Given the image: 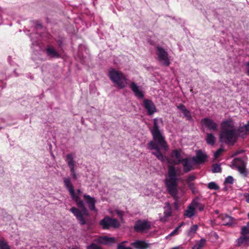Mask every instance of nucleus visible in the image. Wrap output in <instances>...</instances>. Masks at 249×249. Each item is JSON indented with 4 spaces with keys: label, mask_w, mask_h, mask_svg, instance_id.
Wrapping results in <instances>:
<instances>
[{
    "label": "nucleus",
    "mask_w": 249,
    "mask_h": 249,
    "mask_svg": "<svg viewBox=\"0 0 249 249\" xmlns=\"http://www.w3.org/2000/svg\"><path fill=\"white\" fill-rule=\"evenodd\" d=\"M0 249H11L10 246L4 237L0 238Z\"/></svg>",
    "instance_id": "c756f323"
},
{
    "label": "nucleus",
    "mask_w": 249,
    "mask_h": 249,
    "mask_svg": "<svg viewBox=\"0 0 249 249\" xmlns=\"http://www.w3.org/2000/svg\"><path fill=\"white\" fill-rule=\"evenodd\" d=\"M172 210L170 204L168 202H166L164 207V215L165 217L171 216Z\"/></svg>",
    "instance_id": "cd10ccee"
},
{
    "label": "nucleus",
    "mask_w": 249,
    "mask_h": 249,
    "mask_svg": "<svg viewBox=\"0 0 249 249\" xmlns=\"http://www.w3.org/2000/svg\"><path fill=\"white\" fill-rule=\"evenodd\" d=\"M242 151H238V152H236V155H237V154H239L240 153H242Z\"/></svg>",
    "instance_id": "8fccbe9b"
},
{
    "label": "nucleus",
    "mask_w": 249,
    "mask_h": 249,
    "mask_svg": "<svg viewBox=\"0 0 249 249\" xmlns=\"http://www.w3.org/2000/svg\"><path fill=\"white\" fill-rule=\"evenodd\" d=\"M206 239L202 238L196 243L192 248V249H203L206 244Z\"/></svg>",
    "instance_id": "c85d7f7f"
},
{
    "label": "nucleus",
    "mask_w": 249,
    "mask_h": 249,
    "mask_svg": "<svg viewBox=\"0 0 249 249\" xmlns=\"http://www.w3.org/2000/svg\"><path fill=\"white\" fill-rule=\"evenodd\" d=\"M233 161L235 162L234 165L236 166L239 173L244 176L246 177L247 171L246 168L245 162L240 158H236Z\"/></svg>",
    "instance_id": "f8f14e48"
},
{
    "label": "nucleus",
    "mask_w": 249,
    "mask_h": 249,
    "mask_svg": "<svg viewBox=\"0 0 249 249\" xmlns=\"http://www.w3.org/2000/svg\"><path fill=\"white\" fill-rule=\"evenodd\" d=\"M184 222H181L176 228H178V230H179V229L184 225Z\"/></svg>",
    "instance_id": "49530a36"
},
{
    "label": "nucleus",
    "mask_w": 249,
    "mask_h": 249,
    "mask_svg": "<svg viewBox=\"0 0 249 249\" xmlns=\"http://www.w3.org/2000/svg\"><path fill=\"white\" fill-rule=\"evenodd\" d=\"M221 131L219 133V141L227 144L233 145L236 142L238 137V131L232 121L227 120L223 122L221 124ZM244 132V131H240Z\"/></svg>",
    "instance_id": "7ed1b4c3"
},
{
    "label": "nucleus",
    "mask_w": 249,
    "mask_h": 249,
    "mask_svg": "<svg viewBox=\"0 0 249 249\" xmlns=\"http://www.w3.org/2000/svg\"><path fill=\"white\" fill-rule=\"evenodd\" d=\"M136 249H147L149 247V244L144 241L137 240L131 244Z\"/></svg>",
    "instance_id": "6ab92c4d"
},
{
    "label": "nucleus",
    "mask_w": 249,
    "mask_h": 249,
    "mask_svg": "<svg viewBox=\"0 0 249 249\" xmlns=\"http://www.w3.org/2000/svg\"><path fill=\"white\" fill-rule=\"evenodd\" d=\"M46 52L47 55L51 58H58L59 57L58 53L53 48L47 47Z\"/></svg>",
    "instance_id": "5701e85b"
},
{
    "label": "nucleus",
    "mask_w": 249,
    "mask_h": 249,
    "mask_svg": "<svg viewBox=\"0 0 249 249\" xmlns=\"http://www.w3.org/2000/svg\"><path fill=\"white\" fill-rule=\"evenodd\" d=\"M171 156L172 158H176L173 161L175 164H178L183 160V159L181 158L180 154L178 150H174Z\"/></svg>",
    "instance_id": "4be33fe9"
},
{
    "label": "nucleus",
    "mask_w": 249,
    "mask_h": 249,
    "mask_svg": "<svg viewBox=\"0 0 249 249\" xmlns=\"http://www.w3.org/2000/svg\"><path fill=\"white\" fill-rule=\"evenodd\" d=\"M233 181H234V179H233V177L231 176H229L225 178V181H224V184L229 183V184H231L233 183Z\"/></svg>",
    "instance_id": "e433bc0d"
},
{
    "label": "nucleus",
    "mask_w": 249,
    "mask_h": 249,
    "mask_svg": "<svg viewBox=\"0 0 249 249\" xmlns=\"http://www.w3.org/2000/svg\"><path fill=\"white\" fill-rule=\"evenodd\" d=\"M36 46L37 47L38 46V43L36 41H34L32 43V47L33 46Z\"/></svg>",
    "instance_id": "de8ad7c7"
},
{
    "label": "nucleus",
    "mask_w": 249,
    "mask_h": 249,
    "mask_svg": "<svg viewBox=\"0 0 249 249\" xmlns=\"http://www.w3.org/2000/svg\"><path fill=\"white\" fill-rule=\"evenodd\" d=\"M100 224L104 230H108L110 228L117 229L120 227L119 222L115 218H111L108 216H105L100 221Z\"/></svg>",
    "instance_id": "423d86ee"
},
{
    "label": "nucleus",
    "mask_w": 249,
    "mask_h": 249,
    "mask_svg": "<svg viewBox=\"0 0 249 249\" xmlns=\"http://www.w3.org/2000/svg\"><path fill=\"white\" fill-rule=\"evenodd\" d=\"M244 196L246 197V201L249 203V194H245Z\"/></svg>",
    "instance_id": "a18cd8bd"
},
{
    "label": "nucleus",
    "mask_w": 249,
    "mask_h": 249,
    "mask_svg": "<svg viewBox=\"0 0 249 249\" xmlns=\"http://www.w3.org/2000/svg\"><path fill=\"white\" fill-rule=\"evenodd\" d=\"M151 134L153 140L148 143L149 149L151 150H155V151L152 152V154L161 161H164L165 157L161 153L160 149H163L165 151L168 149V146L165 141V137L162 132Z\"/></svg>",
    "instance_id": "20e7f679"
},
{
    "label": "nucleus",
    "mask_w": 249,
    "mask_h": 249,
    "mask_svg": "<svg viewBox=\"0 0 249 249\" xmlns=\"http://www.w3.org/2000/svg\"><path fill=\"white\" fill-rule=\"evenodd\" d=\"M164 183L167 191L175 200L174 208L178 211L179 209L178 197V190L177 189L178 178L177 171L174 166H168Z\"/></svg>",
    "instance_id": "f03ea898"
},
{
    "label": "nucleus",
    "mask_w": 249,
    "mask_h": 249,
    "mask_svg": "<svg viewBox=\"0 0 249 249\" xmlns=\"http://www.w3.org/2000/svg\"><path fill=\"white\" fill-rule=\"evenodd\" d=\"M249 131V121L248 122V123L243 127H241L240 128H239V131Z\"/></svg>",
    "instance_id": "58836bf2"
},
{
    "label": "nucleus",
    "mask_w": 249,
    "mask_h": 249,
    "mask_svg": "<svg viewBox=\"0 0 249 249\" xmlns=\"http://www.w3.org/2000/svg\"><path fill=\"white\" fill-rule=\"evenodd\" d=\"M187 185L188 186L189 188L191 190L193 194H196L198 193V191L196 189V188L195 185V184L194 183L187 184Z\"/></svg>",
    "instance_id": "f704fd0d"
},
{
    "label": "nucleus",
    "mask_w": 249,
    "mask_h": 249,
    "mask_svg": "<svg viewBox=\"0 0 249 249\" xmlns=\"http://www.w3.org/2000/svg\"><path fill=\"white\" fill-rule=\"evenodd\" d=\"M163 121L161 118H154L153 119V126L150 130L151 134L161 132L160 129V124H162Z\"/></svg>",
    "instance_id": "a211bd4d"
},
{
    "label": "nucleus",
    "mask_w": 249,
    "mask_h": 249,
    "mask_svg": "<svg viewBox=\"0 0 249 249\" xmlns=\"http://www.w3.org/2000/svg\"><path fill=\"white\" fill-rule=\"evenodd\" d=\"M248 228H249L247 225L242 227L241 231V236H247V235L249 234V230Z\"/></svg>",
    "instance_id": "473e14b6"
},
{
    "label": "nucleus",
    "mask_w": 249,
    "mask_h": 249,
    "mask_svg": "<svg viewBox=\"0 0 249 249\" xmlns=\"http://www.w3.org/2000/svg\"><path fill=\"white\" fill-rule=\"evenodd\" d=\"M223 225L228 226H232L234 225V218L228 214H225L222 217Z\"/></svg>",
    "instance_id": "412c9836"
},
{
    "label": "nucleus",
    "mask_w": 249,
    "mask_h": 249,
    "mask_svg": "<svg viewBox=\"0 0 249 249\" xmlns=\"http://www.w3.org/2000/svg\"><path fill=\"white\" fill-rule=\"evenodd\" d=\"M87 249H102V248L95 243H91L87 247Z\"/></svg>",
    "instance_id": "c9c22d12"
},
{
    "label": "nucleus",
    "mask_w": 249,
    "mask_h": 249,
    "mask_svg": "<svg viewBox=\"0 0 249 249\" xmlns=\"http://www.w3.org/2000/svg\"><path fill=\"white\" fill-rule=\"evenodd\" d=\"M236 245L238 247L241 246L243 244H246L249 245V236H241L236 240Z\"/></svg>",
    "instance_id": "b1692460"
},
{
    "label": "nucleus",
    "mask_w": 249,
    "mask_h": 249,
    "mask_svg": "<svg viewBox=\"0 0 249 249\" xmlns=\"http://www.w3.org/2000/svg\"><path fill=\"white\" fill-rule=\"evenodd\" d=\"M63 182L64 186L69 192L71 199L75 202L78 207V208L74 207L71 208L70 211L73 213L80 225H84L86 224L84 216H89V213L85 206V202L79 197L82 192L80 189H78L77 190V194L75 193L69 177L65 178Z\"/></svg>",
    "instance_id": "f257e3e1"
},
{
    "label": "nucleus",
    "mask_w": 249,
    "mask_h": 249,
    "mask_svg": "<svg viewBox=\"0 0 249 249\" xmlns=\"http://www.w3.org/2000/svg\"><path fill=\"white\" fill-rule=\"evenodd\" d=\"M198 229L197 225H192L187 231V235L188 236H192L195 234Z\"/></svg>",
    "instance_id": "7c9ffc66"
},
{
    "label": "nucleus",
    "mask_w": 249,
    "mask_h": 249,
    "mask_svg": "<svg viewBox=\"0 0 249 249\" xmlns=\"http://www.w3.org/2000/svg\"><path fill=\"white\" fill-rule=\"evenodd\" d=\"M212 171L213 173H220L221 171V168L220 165L218 164H215L213 165V167L212 169Z\"/></svg>",
    "instance_id": "72a5a7b5"
},
{
    "label": "nucleus",
    "mask_w": 249,
    "mask_h": 249,
    "mask_svg": "<svg viewBox=\"0 0 249 249\" xmlns=\"http://www.w3.org/2000/svg\"><path fill=\"white\" fill-rule=\"evenodd\" d=\"M196 178V177L194 175L189 176L186 179L187 184L193 183V181Z\"/></svg>",
    "instance_id": "4c0bfd02"
},
{
    "label": "nucleus",
    "mask_w": 249,
    "mask_h": 249,
    "mask_svg": "<svg viewBox=\"0 0 249 249\" xmlns=\"http://www.w3.org/2000/svg\"><path fill=\"white\" fill-rule=\"evenodd\" d=\"M116 213L118 215L120 216H122L124 214L123 212L120 210H116Z\"/></svg>",
    "instance_id": "37998d69"
},
{
    "label": "nucleus",
    "mask_w": 249,
    "mask_h": 249,
    "mask_svg": "<svg viewBox=\"0 0 249 249\" xmlns=\"http://www.w3.org/2000/svg\"><path fill=\"white\" fill-rule=\"evenodd\" d=\"M173 249H178V247H174L173 248Z\"/></svg>",
    "instance_id": "3c124183"
},
{
    "label": "nucleus",
    "mask_w": 249,
    "mask_h": 249,
    "mask_svg": "<svg viewBox=\"0 0 249 249\" xmlns=\"http://www.w3.org/2000/svg\"><path fill=\"white\" fill-rule=\"evenodd\" d=\"M201 124L209 130L216 131L217 130L218 125L214 121L209 118H204L201 120Z\"/></svg>",
    "instance_id": "9b49d317"
},
{
    "label": "nucleus",
    "mask_w": 249,
    "mask_h": 249,
    "mask_svg": "<svg viewBox=\"0 0 249 249\" xmlns=\"http://www.w3.org/2000/svg\"><path fill=\"white\" fill-rule=\"evenodd\" d=\"M143 107L147 110L149 115H153L157 111V109L153 102L149 99H145L143 100Z\"/></svg>",
    "instance_id": "ddd939ff"
},
{
    "label": "nucleus",
    "mask_w": 249,
    "mask_h": 249,
    "mask_svg": "<svg viewBox=\"0 0 249 249\" xmlns=\"http://www.w3.org/2000/svg\"><path fill=\"white\" fill-rule=\"evenodd\" d=\"M130 87L132 91L134 93L135 96L139 99H143L144 97L143 92L140 87H139L134 82L130 83Z\"/></svg>",
    "instance_id": "2eb2a0df"
},
{
    "label": "nucleus",
    "mask_w": 249,
    "mask_h": 249,
    "mask_svg": "<svg viewBox=\"0 0 249 249\" xmlns=\"http://www.w3.org/2000/svg\"><path fill=\"white\" fill-rule=\"evenodd\" d=\"M208 158L206 153L199 149L196 151V156L192 157V160L196 164H200L205 162Z\"/></svg>",
    "instance_id": "1a4fd4ad"
},
{
    "label": "nucleus",
    "mask_w": 249,
    "mask_h": 249,
    "mask_svg": "<svg viewBox=\"0 0 249 249\" xmlns=\"http://www.w3.org/2000/svg\"><path fill=\"white\" fill-rule=\"evenodd\" d=\"M215 212L216 213H218V210H216L215 211Z\"/></svg>",
    "instance_id": "603ef678"
},
{
    "label": "nucleus",
    "mask_w": 249,
    "mask_h": 249,
    "mask_svg": "<svg viewBox=\"0 0 249 249\" xmlns=\"http://www.w3.org/2000/svg\"><path fill=\"white\" fill-rule=\"evenodd\" d=\"M195 208L191 203L188 207L187 209L185 211L184 215L188 217H191L195 215Z\"/></svg>",
    "instance_id": "bb28decb"
},
{
    "label": "nucleus",
    "mask_w": 249,
    "mask_h": 249,
    "mask_svg": "<svg viewBox=\"0 0 249 249\" xmlns=\"http://www.w3.org/2000/svg\"><path fill=\"white\" fill-rule=\"evenodd\" d=\"M222 151L223 149L222 148H219V149H218L214 154V158H217Z\"/></svg>",
    "instance_id": "a19ab883"
},
{
    "label": "nucleus",
    "mask_w": 249,
    "mask_h": 249,
    "mask_svg": "<svg viewBox=\"0 0 249 249\" xmlns=\"http://www.w3.org/2000/svg\"><path fill=\"white\" fill-rule=\"evenodd\" d=\"M248 217L249 219V213H248Z\"/></svg>",
    "instance_id": "5fc2aeb1"
},
{
    "label": "nucleus",
    "mask_w": 249,
    "mask_h": 249,
    "mask_svg": "<svg viewBox=\"0 0 249 249\" xmlns=\"http://www.w3.org/2000/svg\"><path fill=\"white\" fill-rule=\"evenodd\" d=\"M36 26L37 27H39V28H41L42 27V25L40 24H37Z\"/></svg>",
    "instance_id": "09e8293b"
},
{
    "label": "nucleus",
    "mask_w": 249,
    "mask_h": 249,
    "mask_svg": "<svg viewBox=\"0 0 249 249\" xmlns=\"http://www.w3.org/2000/svg\"><path fill=\"white\" fill-rule=\"evenodd\" d=\"M83 198L85 200V202L90 211H96L95 208L96 200L94 197H91L89 195L85 194L83 195Z\"/></svg>",
    "instance_id": "dca6fc26"
},
{
    "label": "nucleus",
    "mask_w": 249,
    "mask_h": 249,
    "mask_svg": "<svg viewBox=\"0 0 249 249\" xmlns=\"http://www.w3.org/2000/svg\"><path fill=\"white\" fill-rule=\"evenodd\" d=\"M94 241L99 244L109 245L115 243L116 239L113 237H108L107 236H101L94 240Z\"/></svg>",
    "instance_id": "4468645a"
},
{
    "label": "nucleus",
    "mask_w": 249,
    "mask_h": 249,
    "mask_svg": "<svg viewBox=\"0 0 249 249\" xmlns=\"http://www.w3.org/2000/svg\"><path fill=\"white\" fill-rule=\"evenodd\" d=\"M178 231V228H176L173 231H172L169 234L166 236V239H168L169 237L173 236L177 234Z\"/></svg>",
    "instance_id": "ea45409f"
},
{
    "label": "nucleus",
    "mask_w": 249,
    "mask_h": 249,
    "mask_svg": "<svg viewBox=\"0 0 249 249\" xmlns=\"http://www.w3.org/2000/svg\"><path fill=\"white\" fill-rule=\"evenodd\" d=\"M208 187L211 190H217L219 187L218 185L214 182H211L208 183Z\"/></svg>",
    "instance_id": "2f4dec72"
},
{
    "label": "nucleus",
    "mask_w": 249,
    "mask_h": 249,
    "mask_svg": "<svg viewBox=\"0 0 249 249\" xmlns=\"http://www.w3.org/2000/svg\"><path fill=\"white\" fill-rule=\"evenodd\" d=\"M205 140L208 145H213L215 142L216 138L213 134L207 133Z\"/></svg>",
    "instance_id": "a878e982"
},
{
    "label": "nucleus",
    "mask_w": 249,
    "mask_h": 249,
    "mask_svg": "<svg viewBox=\"0 0 249 249\" xmlns=\"http://www.w3.org/2000/svg\"><path fill=\"white\" fill-rule=\"evenodd\" d=\"M157 54L158 60L164 66H168L170 61L168 57V54L165 49L161 46L156 47Z\"/></svg>",
    "instance_id": "0eeeda50"
},
{
    "label": "nucleus",
    "mask_w": 249,
    "mask_h": 249,
    "mask_svg": "<svg viewBox=\"0 0 249 249\" xmlns=\"http://www.w3.org/2000/svg\"><path fill=\"white\" fill-rule=\"evenodd\" d=\"M177 108L182 112L183 114V116L186 118L187 121L191 122H194L190 110L187 109L184 105L180 104L177 106Z\"/></svg>",
    "instance_id": "f3484780"
},
{
    "label": "nucleus",
    "mask_w": 249,
    "mask_h": 249,
    "mask_svg": "<svg viewBox=\"0 0 249 249\" xmlns=\"http://www.w3.org/2000/svg\"><path fill=\"white\" fill-rule=\"evenodd\" d=\"M109 76L113 83L121 89L126 86V78L122 72L111 69L109 72Z\"/></svg>",
    "instance_id": "39448f33"
},
{
    "label": "nucleus",
    "mask_w": 249,
    "mask_h": 249,
    "mask_svg": "<svg viewBox=\"0 0 249 249\" xmlns=\"http://www.w3.org/2000/svg\"><path fill=\"white\" fill-rule=\"evenodd\" d=\"M181 163H182L183 170L184 172L188 173L192 170L193 165L191 160L189 159H183Z\"/></svg>",
    "instance_id": "aec40b11"
},
{
    "label": "nucleus",
    "mask_w": 249,
    "mask_h": 249,
    "mask_svg": "<svg viewBox=\"0 0 249 249\" xmlns=\"http://www.w3.org/2000/svg\"><path fill=\"white\" fill-rule=\"evenodd\" d=\"M247 226H248V227H249V222L247 223Z\"/></svg>",
    "instance_id": "864d4df0"
},
{
    "label": "nucleus",
    "mask_w": 249,
    "mask_h": 249,
    "mask_svg": "<svg viewBox=\"0 0 249 249\" xmlns=\"http://www.w3.org/2000/svg\"><path fill=\"white\" fill-rule=\"evenodd\" d=\"M117 249H131V248L130 247H126L122 243L118 245Z\"/></svg>",
    "instance_id": "79ce46f5"
},
{
    "label": "nucleus",
    "mask_w": 249,
    "mask_h": 249,
    "mask_svg": "<svg viewBox=\"0 0 249 249\" xmlns=\"http://www.w3.org/2000/svg\"><path fill=\"white\" fill-rule=\"evenodd\" d=\"M246 66L247 67V74L249 76V61L246 63Z\"/></svg>",
    "instance_id": "c03bdc74"
},
{
    "label": "nucleus",
    "mask_w": 249,
    "mask_h": 249,
    "mask_svg": "<svg viewBox=\"0 0 249 249\" xmlns=\"http://www.w3.org/2000/svg\"><path fill=\"white\" fill-rule=\"evenodd\" d=\"M66 161L70 169L72 178L74 180H76L78 179V177L75 169V163L73 155L71 154H67L66 156Z\"/></svg>",
    "instance_id": "9d476101"
},
{
    "label": "nucleus",
    "mask_w": 249,
    "mask_h": 249,
    "mask_svg": "<svg viewBox=\"0 0 249 249\" xmlns=\"http://www.w3.org/2000/svg\"><path fill=\"white\" fill-rule=\"evenodd\" d=\"M199 199L198 197H196L195 199L192 202V204L195 208V209L197 208L200 212L203 211L205 206L204 204L199 202L198 200Z\"/></svg>",
    "instance_id": "393cba45"
},
{
    "label": "nucleus",
    "mask_w": 249,
    "mask_h": 249,
    "mask_svg": "<svg viewBox=\"0 0 249 249\" xmlns=\"http://www.w3.org/2000/svg\"><path fill=\"white\" fill-rule=\"evenodd\" d=\"M151 222L146 220H137L134 226L135 231L138 232H143L151 229Z\"/></svg>",
    "instance_id": "6e6552de"
}]
</instances>
